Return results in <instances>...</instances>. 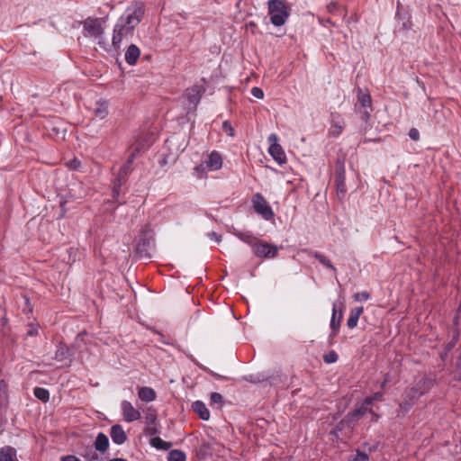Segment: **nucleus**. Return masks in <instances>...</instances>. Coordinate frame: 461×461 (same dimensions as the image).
Here are the masks:
<instances>
[{
	"label": "nucleus",
	"instance_id": "40",
	"mask_svg": "<svg viewBox=\"0 0 461 461\" xmlns=\"http://www.w3.org/2000/svg\"><path fill=\"white\" fill-rule=\"evenodd\" d=\"M353 297L357 302H363L367 301L370 298V294L366 291H362L359 293H356Z\"/></svg>",
	"mask_w": 461,
	"mask_h": 461
},
{
	"label": "nucleus",
	"instance_id": "42",
	"mask_svg": "<svg viewBox=\"0 0 461 461\" xmlns=\"http://www.w3.org/2000/svg\"><path fill=\"white\" fill-rule=\"evenodd\" d=\"M222 129L223 131L230 137H233L234 136V129L233 127L231 126V124L230 123L229 121H224L222 122Z\"/></svg>",
	"mask_w": 461,
	"mask_h": 461
},
{
	"label": "nucleus",
	"instance_id": "19",
	"mask_svg": "<svg viewBox=\"0 0 461 461\" xmlns=\"http://www.w3.org/2000/svg\"><path fill=\"white\" fill-rule=\"evenodd\" d=\"M94 447L95 451H98L102 454L105 453L109 447L108 437L104 433L99 432L94 442Z\"/></svg>",
	"mask_w": 461,
	"mask_h": 461
},
{
	"label": "nucleus",
	"instance_id": "5",
	"mask_svg": "<svg viewBox=\"0 0 461 461\" xmlns=\"http://www.w3.org/2000/svg\"><path fill=\"white\" fill-rule=\"evenodd\" d=\"M103 23H104V20L102 18L87 17L79 22V24L83 26V34L85 37H92L100 40L104 32Z\"/></svg>",
	"mask_w": 461,
	"mask_h": 461
},
{
	"label": "nucleus",
	"instance_id": "8",
	"mask_svg": "<svg viewBox=\"0 0 461 461\" xmlns=\"http://www.w3.org/2000/svg\"><path fill=\"white\" fill-rule=\"evenodd\" d=\"M366 413H370L371 415H375L374 421H378L380 415L374 411L373 409H367L362 403L356 404L355 408L348 412L345 416L343 422L348 424L356 422L357 420L363 418Z\"/></svg>",
	"mask_w": 461,
	"mask_h": 461
},
{
	"label": "nucleus",
	"instance_id": "49",
	"mask_svg": "<svg viewBox=\"0 0 461 461\" xmlns=\"http://www.w3.org/2000/svg\"><path fill=\"white\" fill-rule=\"evenodd\" d=\"M375 402L384 401V393L382 392H376L370 395Z\"/></svg>",
	"mask_w": 461,
	"mask_h": 461
},
{
	"label": "nucleus",
	"instance_id": "55",
	"mask_svg": "<svg viewBox=\"0 0 461 461\" xmlns=\"http://www.w3.org/2000/svg\"><path fill=\"white\" fill-rule=\"evenodd\" d=\"M64 205H65L64 203H60V206H61L63 213H65V212H66V209L64 208Z\"/></svg>",
	"mask_w": 461,
	"mask_h": 461
},
{
	"label": "nucleus",
	"instance_id": "25",
	"mask_svg": "<svg viewBox=\"0 0 461 461\" xmlns=\"http://www.w3.org/2000/svg\"><path fill=\"white\" fill-rule=\"evenodd\" d=\"M193 410L196 412L200 419L203 420H208L210 418V411H208L206 405L201 401H195L193 403Z\"/></svg>",
	"mask_w": 461,
	"mask_h": 461
},
{
	"label": "nucleus",
	"instance_id": "9",
	"mask_svg": "<svg viewBox=\"0 0 461 461\" xmlns=\"http://www.w3.org/2000/svg\"><path fill=\"white\" fill-rule=\"evenodd\" d=\"M204 165L209 171L220 170L222 167V156L216 150L212 151L207 158L195 167V170L200 173V167H203Z\"/></svg>",
	"mask_w": 461,
	"mask_h": 461
},
{
	"label": "nucleus",
	"instance_id": "27",
	"mask_svg": "<svg viewBox=\"0 0 461 461\" xmlns=\"http://www.w3.org/2000/svg\"><path fill=\"white\" fill-rule=\"evenodd\" d=\"M357 103L363 109L372 108V98L368 93H364L361 88L357 89Z\"/></svg>",
	"mask_w": 461,
	"mask_h": 461
},
{
	"label": "nucleus",
	"instance_id": "3",
	"mask_svg": "<svg viewBox=\"0 0 461 461\" xmlns=\"http://www.w3.org/2000/svg\"><path fill=\"white\" fill-rule=\"evenodd\" d=\"M267 5L271 23L276 27L284 25L291 12L286 0H268Z\"/></svg>",
	"mask_w": 461,
	"mask_h": 461
},
{
	"label": "nucleus",
	"instance_id": "41",
	"mask_svg": "<svg viewBox=\"0 0 461 461\" xmlns=\"http://www.w3.org/2000/svg\"><path fill=\"white\" fill-rule=\"evenodd\" d=\"M84 456L86 457L90 461H95V460L98 459L97 454L92 447H88L87 449H86V453H85Z\"/></svg>",
	"mask_w": 461,
	"mask_h": 461
},
{
	"label": "nucleus",
	"instance_id": "54",
	"mask_svg": "<svg viewBox=\"0 0 461 461\" xmlns=\"http://www.w3.org/2000/svg\"><path fill=\"white\" fill-rule=\"evenodd\" d=\"M110 461H127V460L124 458H113Z\"/></svg>",
	"mask_w": 461,
	"mask_h": 461
},
{
	"label": "nucleus",
	"instance_id": "24",
	"mask_svg": "<svg viewBox=\"0 0 461 461\" xmlns=\"http://www.w3.org/2000/svg\"><path fill=\"white\" fill-rule=\"evenodd\" d=\"M336 314H337V309H336V304H334L333 309H332V316H331V320H330V330H331L330 337H335L338 334V332L339 330V327H340L342 312H339L338 319L336 318Z\"/></svg>",
	"mask_w": 461,
	"mask_h": 461
},
{
	"label": "nucleus",
	"instance_id": "36",
	"mask_svg": "<svg viewBox=\"0 0 461 461\" xmlns=\"http://www.w3.org/2000/svg\"><path fill=\"white\" fill-rule=\"evenodd\" d=\"M369 456L366 453L357 450L348 457V461H368Z\"/></svg>",
	"mask_w": 461,
	"mask_h": 461
},
{
	"label": "nucleus",
	"instance_id": "35",
	"mask_svg": "<svg viewBox=\"0 0 461 461\" xmlns=\"http://www.w3.org/2000/svg\"><path fill=\"white\" fill-rule=\"evenodd\" d=\"M346 158L345 155H340L337 158L336 163H335V172L334 173H345L346 172V167H345Z\"/></svg>",
	"mask_w": 461,
	"mask_h": 461
},
{
	"label": "nucleus",
	"instance_id": "39",
	"mask_svg": "<svg viewBox=\"0 0 461 461\" xmlns=\"http://www.w3.org/2000/svg\"><path fill=\"white\" fill-rule=\"evenodd\" d=\"M81 162L77 158L70 159L67 162L68 168L71 171H77L79 169Z\"/></svg>",
	"mask_w": 461,
	"mask_h": 461
},
{
	"label": "nucleus",
	"instance_id": "14",
	"mask_svg": "<svg viewBox=\"0 0 461 461\" xmlns=\"http://www.w3.org/2000/svg\"><path fill=\"white\" fill-rule=\"evenodd\" d=\"M126 181L125 175H118V176L113 180V198L118 204H123L126 202L124 199H120L121 189L126 184Z\"/></svg>",
	"mask_w": 461,
	"mask_h": 461
},
{
	"label": "nucleus",
	"instance_id": "28",
	"mask_svg": "<svg viewBox=\"0 0 461 461\" xmlns=\"http://www.w3.org/2000/svg\"><path fill=\"white\" fill-rule=\"evenodd\" d=\"M309 255L314 257L316 259H318L320 261L321 264H322L325 267L332 270L333 272H336L337 269L336 267L333 266V264L330 262V260L326 258L324 255H322L321 253L318 252V251H310V250H305Z\"/></svg>",
	"mask_w": 461,
	"mask_h": 461
},
{
	"label": "nucleus",
	"instance_id": "22",
	"mask_svg": "<svg viewBox=\"0 0 461 461\" xmlns=\"http://www.w3.org/2000/svg\"><path fill=\"white\" fill-rule=\"evenodd\" d=\"M363 312H364L363 307H355L350 311L349 316L347 321V326L349 329H354L357 327L358 319H359L360 315L363 313Z\"/></svg>",
	"mask_w": 461,
	"mask_h": 461
},
{
	"label": "nucleus",
	"instance_id": "32",
	"mask_svg": "<svg viewBox=\"0 0 461 461\" xmlns=\"http://www.w3.org/2000/svg\"><path fill=\"white\" fill-rule=\"evenodd\" d=\"M167 461H186V456L185 454L177 449L171 450L167 454Z\"/></svg>",
	"mask_w": 461,
	"mask_h": 461
},
{
	"label": "nucleus",
	"instance_id": "50",
	"mask_svg": "<svg viewBox=\"0 0 461 461\" xmlns=\"http://www.w3.org/2000/svg\"><path fill=\"white\" fill-rule=\"evenodd\" d=\"M61 461H81V460L75 456L68 455V456H63Z\"/></svg>",
	"mask_w": 461,
	"mask_h": 461
},
{
	"label": "nucleus",
	"instance_id": "43",
	"mask_svg": "<svg viewBox=\"0 0 461 461\" xmlns=\"http://www.w3.org/2000/svg\"><path fill=\"white\" fill-rule=\"evenodd\" d=\"M251 95L258 98V99H262L264 97V92L263 90L260 88V87H258V86H254L252 87L251 89Z\"/></svg>",
	"mask_w": 461,
	"mask_h": 461
},
{
	"label": "nucleus",
	"instance_id": "37",
	"mask_svg": "<svg viewBox=\"0 0 461 461\" xmlns=\"http://www.w3.org/2000/svg\"><path fill=\"white\" fill-rule=\"evenodd\" d=\"M8 396L7 384L4 379L0 377V403L6 401Z\"/></svg>",
	"mask_w": 461,
	"mask_h": 461
},
{
	"label": "nucleus",
	"instance_id": "38",
	"mask_svg": "<svg viewBox=\"0 0 461 461\" xmlns=\"http://www.w3.org/2000/svg\"><path fill=\"white\" fill-rule=\"evenodd\" d=\"M338 357H339L338 354L334 350H331L329 353H327L326 355H324L323 360L327 364H332V363L337 362Z\"/></svg>",
	"mask_w": 461,
	"mask_h": 461
},
{
	"label": "nucleus",
	"instance_id": "48",
	"mask_svg": "<svg viewBox=\"0 0 461 461\" xmlns=\"http://www.w3.org/2000/svg\"><path fill=\"white\" fill-rule=\"evenodd\" d=\"M374 400L371 396L366 397L361 403L366 407L367 409H372V405L374 403Z\"/></svg>",
	"mask_w": 461,
	"mask_h": 461
},
{
	"label": "nucleus",
	"instance_id": "6",
	"mask_svg": "<svg viewBox=\"0 0 461 461\" xmlns=\"http://www.w3.org/2000/svg\"><path fill=\"white\" fill-rule=\"evenodd\" d=\"M252 203L254 211L264 220L270 221L274 219L273 209L261 194L257 193L253 195Z\"/></svg>",
	"mask_w": 461,
	"mask_h": 461
},
{
	"label": "nucleus",
	"instance_id": "13",
	"mask_svg": "<svg viewBox=\"0 0 461 461\" xmlns=\"http://www.w3.org/2000/svg\"><path fill=\"white\" fill-rule=\"evenodd\" d=\"M121 410L123 419L127 422H133L140 419V412L133 407L129 401H122L121 403Z\"/></svg>",
	"mask_w": 461,
	"mask_h": 461
},
{
	"label": "nucleus",
	"instance_id": "47",
	"mask_svg": "<svg viewBox=\"0 0 461 461\" xmlns=\"http://www.w3.org/2000/svg\"><path fill=\"white\" fill-rule=\"evenodd\" d=\"M207 236L209 239L215 240L217 243H220L221 241V236L214 231L209 232Z\"/></svg>",
	"mask_w": 461,
	"mask_h": 461
},
{
	"label": "nucleus",
	"instance_id": "31",
	"mask_svg": "<svg viewBox=\"0 0 461 461\" xmlns=\"http://www.w3.org/2000/svg\"><path fill=\"white\" fill-rule=\"evenodd\" d=\"M345 180H346L345 175H336L335 184L337 186V191H338V193L341 194L342 195H344L348 191V187L345 184Z\"/></svg>",
	"mask_w": 461,
	"mask_h": 461
},
{
	"label": "nucleus",
	"instance_id": "20",
	"mask_svg": "<svg viewBox=\"0 0 461 461\" xmlns=\"http://www.w3.org/2000/svg\"><path fill=\"white\" fill-rule=\"evenodd\" d=\"M70 357H71V353H70L68 348L65 344L59 343L57 346L54 359L59 362H64V361L69 360Z\"/></svg>",
	"mask_w": 461,
	"mask_h": 461
},
{
	"label": "nucleus",
	"instance_id": "21",
	"mask_svg": "<svg viewBox=\"0 0 461 461\" xmlns=\"http://www.w3.org/2000/svg\"><path fill=\"white\" fill-rule=\"evenodd\" d=\"M138 396L142 402H149L156 399V392L151 387L143 386L139 388Z\"/></svg>",
	"mask_w": 461,
	"mask_h": 461
},
{
	"label": "nucleus",
	"instance_id": "51",
	"mask_svg": "<svg viewBox=\"0 0 461 461\" xmlns=\"http://www.w3.org/2000/svg\"><path fill=\"white\" fill-rule=\"evenodd\" d=\"M456 366L457 369L461 368V353L458 355V357L456 358Z\"/></svg>",
	"mask_w": 461,
	"mask_h": 461
},
{
	"label": "nucleus",
	"instance_id": "53",
	"mask_svg": "<svg viewBox=\"0 0 461 461\" xmlns=\"http://www.w3.org/2000/svg\"><path fill=\"white\" fill-rule=\"evenodd\" d=\"M37 334V330L36 329H31L29 331H28V335L29 336H34Z\"/></svg>",
	"mask_w": 461,
	"mask_h": 461
},
{
	"label": "nucleus",
	"instance_id": "57",
	"mask_svg": "<svg viewBox=\"0 0 461 461\" xmlns=\"http://www.w3.org/2000/svg\"><path fill=\"white\" fill-rule=\"evenodd\" d=\"M209 373H210L212 375H213V376H217V377L219 376L217 374L213 373L212 371H209Z\"/></svg>",
	"mask_w": 461,
	"mask_h": 461
},
{
	"label": "nucleus",
	"instance_id": "44",
	"mask_svg": "<svg viewBox=\"0 0 461 461\" xmlns=\"http://www.w3.org/2000/svg\"><path fill=\"white\" fill-rule=\"evenodd\" d=\"M210 398H211L212 402H213V403L221 404L223 402V397L219 393H211V397Z\"/></svg>",
	"mask_w": 461,
	"mask_h": 461
},
{
	"label": "nucleus",
	"instance_id": "56",
	"mask_svg": "<svg viewBox=\"0 0 461 461\" xmlns=\"http://www.w3.org/2000/svg\"><path fill=\"white\" fill-rule=\"evenodd\" d=\"M418 84L420 86H421V87L424 89L425 88V86H424V83L423 82H420V80H417Z\"/></svg>",
	"mask_w": 461,
	"mask_h": 461
},
{
	"label": "nucleus",
	"instance_id": "4",
	"mask_svg": "<svg viewBox=\"0 0 461 461\" xmlns=\"http://www.w3.org/2000/svg\"><path fill=\"white\" fill-rule=\"evenodd\" d=\"M154 252L153 233L148 228L141 230L135 245V253L140 259H149Z\"/></svg>",
	"mask_w": 461,
	"mask_h": 461
},
{
	"label": "nucleus",
	"instance_id": "7",
	"mask_svg": "<svg viewBox=\"0 0 461 461\" xmlns=\"http://www.w3.org/2000/svg\"><path fill=\"white\" fill-rule=\"evenodd\" d=\"M279 249V247L259 240L257 242V244H255L254 248L252 249V251L254 255L258 258L264 259H271L275 258L277 256Z\"/></svg>",
	"mask_w": 461,
	"mask_h": 461
},
{
	"label": "nucleus",
	"instance_id": "26",
	"mask_svg": "<svg viewBox=\"0 0 461 461\" xmlns=\"http://www.w3.org/2000/svg\"><path fill=\"white\" fill-rule=\"evenodd\" d=\"M94 114L96 118L104 119L108 115V104L104 100L95 102Z\"/></svg>",
	"mask_w": 461,
	"mask_h": 461
},
{
	"label": "nucleus",
	"instance_id": "12",
	"mask_svg": "<svg viewBox=\"0 0 461 461\" xmlns=\"http://www.w3.org/2000/svg\"><path fill=\"white\" fill-rule=\"evenodd\" d=\"M268 141L270 143L268 152L274 158L276 161L279 164H282L285 161V154L281 147L277 143V136L276 134H270L268 137Z\"/></svg>",
	"mask_w": 461,
	"mask_h": 461
},
{
	"label": "nucleus",
	"instance_id": "46",
	"mask_svg": "<svg viewBox=\"0 0 461 461\" xmlns=\"http://www.w3.org/2000/svg\"><path fill=\"white\" fill-rule=\"evenodd\" d=\"M409 137L413 140H418L420 139V132L416 128H411L409 131Z\"/></svg>",
	"mask_w": 461,
	"mask_h": 461
},
{
	"label": "nucleus",
	"instance_id": "18",
	"mask_svg": "<svg viewBox=\"0 0 461 461\" xmlns=\"http://www.w3.org/2000/svg\"><path fill=\"white\" fill-rule=\"evenodd\" d=\"M234 235L241 241L249 245L251 247V249L254 248L255 244H257V242L259 240L258 238H257L251 231L249 230H235Z\"/></svg>",
	"mask_w": 461,
	"mask_h": 461
},
{
	"label": "nucleus",
	"instance_id": "58",
	"mask_svg": "<svg viewBox=\"0 0 461 461\" xmlns=\"http://www.w3.org/2000/svg\"><path fill=\"white\" fill-rule=\"evenodd\" d=\"M371 416H372V418H371V421H372V422H375V421H374V420H375V415H371Z\"/></svg>",
	"mask_w": 461,
	"mask_h": 461
},
{
	"label": "nucleus",
	"instance_id": "15",
	"mask_svg": "<svg viewBox=\"0 0 461 461\" xmlns=\"http://www.w3.org/2000/svg\"><path fill=\"white\" fill-rule=\"evenodd\" d=\"M110 437L116 445H122L127 440V435L122 426L120 424H115L111 427Z\"/></svg>",
	"mask_w": 461,
	"mask_h": 461
},
{
	"label": "nucleus",
	"instance_id": "2",
	"mask_svg": "<svg viewBox=\"0 0 461 461\" xmlns=\"http://www.w3.org/2000/svg\"><path fill=\"white\" fill-rule=\"evenodd\" d=\"M425 386L426 380L420 379L414 386L405 391L402 401L399 402L398 416L405 415L412 408L419 398L424 394Z\"/></svg>",
	"mask_w": 461,
	"mask_h": 461
},
{
	"label": "nucleus",
	"instance_id": "10",
	"mask_svg": "<svg viewBox=\"0 0 461 461\" xmlns=\"http://www.w3.org/2000/svg\"><path fill=\"white\" fill-rule=\"evenodd\" d=\"M149 144H144L141 141L138 140L132 147L131 154L129 155L127 161L124 163V165L121 167L119 173H128V171L133 170L131 167V164L134 161V158L136 156H138L140 153L144 152L149 148Z\"/></svg>",
	"mask_w": 461,
	"mask_h": 461
},
{
	"label": "nucleus",
	"instance_id": "17",
	"mask_svg": "<svg viewBox=\"0 0 461 461\" xmlns=\"http://www.w3.org/2000/svg\"><path fill=\"white\" fill-rule=\"evenodd\" d=\"M140 56V50L135 44H131L125 51V61L128 65L133 66Z\"/></svg>",
	"mask_w": 461,
	"mask_h": 461
},
{
	"label": "nucleus",
	"instance_id": "34",
	"mask_svg": "<svg viewBox=\"0 0 461 461\" xmlns=\"http://www.w3.org/2000/svg\"><path fill=\"white\" fill-rule=\"evenodd\" d=\"M243 379L247 382H250L253 384H258V383H261V382H265V381L268 380V378L262 374L248 375L244 376Z\"/></svg>",
	"mask_w": 461,
	"mask_h": 461
},
{
	"label": "nucleus",
	"instance_id": "52",
	"mask_svg": "<svg viewBox=\"0 0 461 461\" xmlns=\"http://www.w3.org/2000/svg\"><path fill=\"white\" fill-rule=\"evenodd\" d=\"M389 381V375H386L384 381L382 382L381 384V388L384 389L387 384V382Z\"/></svg>",
	"mask_w": 461,
	"mask_h": 461
},
{
	"label": "nucleus",
	"instance_id": "16",
	"mask_svg": "<svg viewBox=\"0 0 461 461\" xmlns=\"http://www.w3.org/2000/svg\"><path fill=\"white\" fill-rule=\"evenodd\" d=\"M204 93V89L199 86H193L186 89V97L190 104L196 105Z\"/></svg>",
	"mask_w": 461,
	"mask_h": 461
},
{
	"label": "nucleus",
	"instance_id": "29",
	"mask_svg": "<svg viewBox=\"0 0 461 461\" xmlns=\"http://www.w3.org/2000/svg\"><path fill=\"white\" fill-rule=\"evenodd\" d=\"M395 17L398 21H402V24H401L402 30L407 31L411 28L412 23H411L409 14L406 12H402L400 10H397Z\"/></svg>",
	"mask_w": 461,
	"mask_h": 461
},
{
	"label": "nucleus",
	"instance_id": "45",
	"mask_svg": "<svg viewBox=\"0 0 461 461\" xmlns=\"http://www.w3.org/2000/svg\"><path fill=\"white\" fill-rule=\"evenodd\" d=\"M360 118L363 122L367 123L370 120V112L366 109L359 110Z\"/></svg>",
	"mask_w": 461,
	"mask_h": 461
},
{
	"label": "nucleus",
	"instance_id": "33",
	"mask_svg": "<svg viewBox=\"0 0 461 461\" xmlns=\"http://www.w3.org/2000/svg\"><path fill=\"white\" fill-rule=\"evenodd\" d=\"M34 396L43 402H47L50 399V393L43 387H35L33 391Z\"/></svg>",
	"mask_w": 461,
	"mask_h": 461
},
{
	"label": "nucleus",
	"instance_id": "30",
	"mask_svg": "<svg viewBox=\"0 0 461 461\" xmlns=\"http://www.w3.org/2000/svg\"><path fill=\"white\" fill-rule=\"evenodd\" d=\"M150 445L157 449L167 450L171 447V443L164 441L159 437L151 438Z\"/></svg>",
	"mask_w": 461,
	"mask_h": 461
},
{
	"label": "nucleus",
	"instance_id": "11",
	"mask_svg": "<svg viewBox=\"0 0 461 461\" xmlns=\"http://www.w3.org/2000/svg\"><path fill=\"white\" fill-rule=\"evenodd\" d=\"M330 128L329 131V134L331 137L337 138L339 137L344 128H345V121L342 115L337 112L330 113Z\"/></svg>",
	"mask_w": 461,
	"mask_h": 461
},
{
	"label": "nucleus",
	"instance_id": "23",
	"mask_svg": "<svg viewBox=\"0 0 461 461\" xmlns=\"http://www.w3.org/2000/svg\"><path fill=\"white\" fill-rule=\"evenodd\" d=\"M0 461H18L15 448L10 446L1 447Z\"/></svg>",
	"mask_w": 461,
	"mask_h": 461
},
{
	"label": "nucleus",
	"instance_id": "1",
	"mask_svg": "<svg viewBox=\"0 0 461 461\" xmlns=\"http://www.w3.org/2000/svg\"><path fill=\"white\" fill-rule=\"evenodd\" d=\"M145 15V4L141 0H135L129 5L113 28L112 46L119 50L124 38L132 36L135 28L140 24Z\"/></svg>",
	"mask_w": 461,
	"mask_h": 461
}]
</instances>
